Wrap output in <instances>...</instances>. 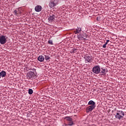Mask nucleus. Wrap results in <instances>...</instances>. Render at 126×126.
<instances>
[{
	"label": "nucleus",
	"instance_id": "obj_9",
	"mask_svg": "<svg viewBox=\"0 0 126 126\" xmlns=\"http://www.w3.org/2000/svg\"><path fill=\"white\" fill-rule=\"evenodd\" d=\"M34 10L36 12H40L42 10V6L41 5H37L34 8Z\"/></svg>",
	"mask_w": 126,
	"mask_h": 126
},
{
	"label": "nucleus",
	"instance_id": "obj_3",
	"mask_svg": "<svg viewBox=\"0 0 126 126\" xmlns=\"http://www.w3.org/2000/svg\"><path fill=\"white\" fill-rule=\"evenodd\" d=\"M92 71L94 72V73H95V74H98V73H100V71H101L100 66L96 65L94 66L92 69Z\"/></svg>",
	"mask_w": 126,
	"mask_h": 126
},
{
	"label": "nucleus",
	"instance_id": "obj_23",
	"mask_svg": "<svg viewBox=\"0 0 126 126\" xmlns=\"http://www.w3.org/2000/svg\"><path fill=\"white\" fill-rule=\"evenodd\" d=\"M104 44H105L106 46L108 44V42H106Z\"/></svg>",
	"mask_w": 126,
	"mask_h": 126
},
{
	"label": "nucleus",
	"instance_id": "obj_21",
	"mask_svg": "<svg viewBox=\"0 0 126 126\" xmlns=\"http://www.w3.org/2000/svg\"><path fill=\"white\" fill-rule=\"evenodd\" d=\"M67 126L68 125L67 124H64L62 126Z\"/></svg>",
	"mask_w": 126,
	"mask_h": 126
},
{
	"label": "nucleus",
	"instance_id": "obj_4",
	"mask_svg": "<svg viewBox=\"0 0 126 126\" xmlns=\"http://www.w3.org/2000/svg\"><path fill=\"white\" fill-rule=\"evenodd\" d=\"M86 63H91L94 60V58L91 56L86 55L84 57Z\"/></svg>",
	"mask_w": 126,
	"mask_h": 126
},
{
	"label": "nucleus",
	"instance_id": "obj_15",
	"mask_svg": "<svg viewBox=\"0 0 126 126\" xmlns=\"http://www.w3.org/2000/svg\"><path fill=\"white\" fill-rule=\"evenodd\" d=\"M99 73L101 74V75H106V70L105 69L101 68Z\"/></svg>",
	"mask_w": 126,
	"mask_h": 126
},
{
	"label": "nucleus",
	"instance_id": "obj_22",
	"mask_svg": "<svg viewBox=\"0 0 126 126\" xmlns=\"http://www.w3.org/2000/svg\"><path fill=\"white\" fill-rule=\"evenodd\" d=\"M109 42H110V40H106V42H107V43H109Z\"/></svg>",
	"mask_w": 126,
	"mask_h": 126
},
{
	"label": "nucleus",
	"instance_id": "obj_18",
	"mask_svg": "<svg viewBox=\"0 0 126 126\" xmlns=\"http://www.w3.org/2000/svg\"><path fill=\"white\" fill-rule=\"evenodd\" d=\"M48 43H49V44H50V45H53V40H49L48 41Z\"/></svg>",
	"mask_w": 126,
	"mask_h": 126
},
{
	"label": "nucleus",
	"instance_id": "obj_12",
	"mask_svg": "<svg viewBox=\"0 0 126 126\" xmlns=\"http://www.w3.org/2000/svg\"><path fill=\"white\" fill-rule=\"evenodd\" d=\"M38 61H39V62H40L41 63L44 62V60H45V57H44V56H39L38 58H37Z\"/></svg>",
	"mask_w": 126,
	"mask_h": 126
},
{
	"label": "nucleus",
	"instance_id": "obj_17",
	"mask_svg": "<svg viewBox=\"0 0 126 126\" xmlns=\"http://www.w3.org/2000/svg\"><path fill=\"white\" fill-rule=\"evenodd\" d=\"M29 94H30V95L33 94V90L32 89L29 90Z\"/></svg>",
	"mask_w": 126,
	"mask_h": 126
},
{
	"label": "nucleus",
	"instance_id": "obj_19",
	"mask_svg": "<svg viewBox=\"0 0 126 126\" xmlns=\"http://www.w3.org/2000/svg\"><path fill=\"white\" fill-rule=\"evenodd\" d=\"M14 13L15 14V15H18V14H17V11L16 10L14 11Z\"/></svg>",
	"mask_w": 126,
	"mask_h": 126
},
{
	"label": "nucleus",
	"instance_id": "obj_1",
	"mask_svg": "<svg viewBox=\"0 0 126 126\" xmlns=\"http://www.w3.org/2000/svg\"><path fill=\"white\" fill-rule=\"evenodd\" d=\"M88 105L90 106L86 108V113H89L90 112H92L95 108H96V103L93 100H90L88 102Z\"/></svg>",
	"mask_w": 126,
	"mask_h": 126
},
{
	"label": "nucleus",
	"instance_id": "obj_6",
	"mask_svg": "<svg viewBox=\"0 0 126 126\" xmlns=\"http://www.w3.org/2000/svg\"><path fill=\"white\" fill-rule=\"evenodd\" d=\"M6 39H7V37L5 35L0 36V43L1 45H3L6 43Z\"/></svg>",
	"mask_w": 126,
	"mask_h": 126
},
{
	"label": "nucleus",
	"instance_id": "obj_13",
	"mask_svg": "<svg viewBox=\"0 0 126 126\" xmlns=\"http://www.w3.org/2000/svg\"><path fill=\"white\" fill-rule=\"evenodd\" d=\"M0 75L1 77H4L5 76H6V72L4 70L1 71L0 72Z\"/></svg>",
	"mask_w": 126,
	"mask_h": 126
},
{
	"label": "nucleus",
	"instance_id": "obj_11",
	"mask_svg": "<svg viewBox=\"0 0 126 126\" xmlns=\"http://www.w3.org/2000/svg\"><path fill=\"white\" fill-rule=\"evenodd\" d=\"M81 28L77 27V28L75 29V31H74V33H75V34H78L81 32Z\"/></svg>",
	"mask_w": 126,
	"mask_h": 126
},
{
	"label": "nucleus",
	"instance_id": "obj_7",
	"mask_svg": "<svg viewBox=\"0 0 126 126\" xmlns=\"http://www.w3.org/2000/svg\"><path fill=\"white\" fill-rule=\"evenodd\" d=\"M65 119H66L67 125L69 126H72L73 125H74V123H73V121L72 120V118L69 117H65Z\"/></svg>",
	"mask_w": 126,
	"mask_h": 126
},
{
	"label": "nucleus",
	"instance_id": "obj_16",
	"mask_svg": "<svg viewBox=\"0 0 126 126\" xmlns=\"http://www.w3.org/2000/svg\"><path fill=\"white\" fill-rule=\"evenodd\" d=\"M45 59L46 61H50L51 58L49 56H45Z\"/></svg>",
	"mask_w": 126,
	"mask_h": 126
},
{
	"label": "nucleus",
	"instance_id": "obj_2",
	"mask_svg": "<svg viewBox=\"0 0 126 126\" xmlns=\"http://www.w3.org/2000/svg\"><path fill=\"white\" fill-rule=\"evenodd\" d=\"M125 117V113L123 111L118 110L116 115H115L116 119L117 120H121Z\"/></svg>",
	"mask_w": 126,
	"mask_h": 126
},
{
	"label": "nucleus",
	"instance_id": "obj_5",
	"mask_svg": "<svg viewBox=\"0 0 126 126\" xmlns=\"http://www.w3.org/2000/svg\"><path fill=\"white\" fill-rule=\"evenodd\" d=\"M57 4H59V0H54L51 1L49 2V6L50 8H53V7H55Z\"/></svg>",
	"mask_w": 126,
	"mask_h": 126
},
{
	"label": "nucleus",
	"instance_id": "obj_14",
	"mask_svg": "<svg viewBox=\"0 0 126 126\" xmlns=\"http://www.w3.org/2000/svg\"><path fill=\"white\" fill-rule=\"evenodd\" d=\"M48 20L50 22H53L55 20V16L54 15H52V16H50L48 18Z\"/></svg>",
	"mask_w": 126,
	"mask_h": 126
},
{
	"label": "nucleus",
	"instance_id": "obj_10",
	"mask_svg": "<svg viewBox=\"0 0 126 126\" xmlns=\"http://www.w3.org/2000/svg\"><path fill=\"white\" fill-rule=\"evenodd\" d=\"M33 75H34V72L32 71L29 72L27 74V78H28V79H31V78L33 77Z\"/></svg>",
	"mask_w": 126,
	"mask_h": 126
},
{
	"label": "nucleus",
	"instance_id": "obj_20",
	"mask_svg": "<svg viewBox=\"0 0 126 126\" xmlns=\"http://www.w3.org/2000/svg\"><path fill=\"white\" fill-rule=\"evenodd\" d=\"M106 44H104L102 46V48H106Z\"/></svg>",
	"mask_w": 126,
	"mask_h": 126
},
{
	"label": "nucleus",
	"instance_id": "obj_8",
	"mask_svg": "<svg viewBox=\"0 0 126 126\" xmlns=\"http://www.w3.org/2000/svg\"><path fill=\"white\" fill-rule=\"evenodd\" d=\"M78 39L80 40V41H84V40H86V38H87V35L86 33H84L83 35H79L77 36Z\"/></svg>",
	"mask_w": 126,
	"mask_h": 126
}]
</instances>
